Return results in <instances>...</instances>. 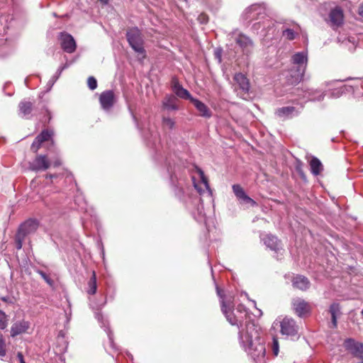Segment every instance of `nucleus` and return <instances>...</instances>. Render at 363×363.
<instances>
[{
	"mask_svg": "<svg viewBox=\"0 0 363 363\" xmlns=\"http://www.w3.org/2000/svg\"><path fill=\"white\" fill-rule=\"evenodd\" d=\"M217 294L220 298L221 311L227 320L232 325L242 327L245 322V328L239 332V339L241 346L249 355L256 362H262L264 359L266 350L264 342L262 338L261 328L250 321V316L247 310L242 304H239L235 311L232 310L233 307L232 297L225 298L223 291L216 287Z\"/></svg>",
	"mask_w": 363,
	"mask_h": 363,
	"instance_id": "1",
	"label": "nucleus"
},
{
	"mask_svg": "<svg viewBox=\"0 0 363 363\" xmlns=\"http://www.w3.org/2000/svg\"><path fill=\"white\" fill-rule=\"evenodd\" d=\"M126 37L130 47L138 53L141 55V59L146 57L145 50L143 47V40L141 33L138 28H133L127 31Z\"/></svg>",
	"mask_w": 363,
	"mask_h": 363,
	"instance_id": "2",
	"label": "nucleus"
},
{
	"mask_svg": "<svg viewBox=\"0 0 363 363\" xmlns=\"http://www.w3.org/2000/svg\"><path fill=\"white\" fill-rule=\"evenodd\" d=\"M265 15V7L262 4H253L248 7L242 14L247 23L262 18Z\"/></svg>",
	"mask_w": 363,
	"mask_h": 363,
	"instance_id": "3",
	"label": "nucleus"
},
{
	"mask_svg": "<svg viewBox=\"0 0 363 363\" xmlns=\"http://www.w3.org/2000/svg\"><path fill=\"white\" fill-rule=\"evenodd\" d=\"M280 332L283 335L294 337L298 334V326L291 318L285 317L283 318L280 322Z\"/></svg>",
	"mask_w": 363,
	"mask_h": 363,
	"instance_id": "4",
	"label": "nucleus"
},
{
	"mask_svg": "<svg viewBox=\"0 0 363 363\" xmlns=\"http://www.w3.org/2000/svg\"><path fill=\"white\" fill-rule=\"evenodd\" d=\"M59 40L62 49L67 53H73L76 50L77 45L74 38L69 33L62 32L59 35Z\"/></svg>",
	"mask_w": 363,
	"mask_h": 363,
	"instance_id": "5",
	"label": "nucleus"
},
{
	"mask_svg": "<svg viewBox=\"0 0 363 363\" xmlns=\"http://www.w3.org/2000/svg\"><path fill=\"white\" fill-rule=\"evenodd\" d=\"M235 41L241 48L245 55H249L252 52L254 43L248 36L239 33L235 37Z\"/></svg>",
	"mask_w": 363,
	"mask_h": 363,
	"instance_id": "6",
	"label": "nucleus"
},
{
	"mask_svg": "<svg viewBox=\"0 0 363 363\" xmlns=\"http://www.w3.org/2000/svg\"><path fill=\"white\" fill-rule=\"evenodd\" d=\"M344 347L352 355L363 359V345L353 339H347L344 342Z\"/></svg>",
	"mask_w": 363,
	"mask_h": 363,
	"instance_id": "7",
	"label": "nucleus"
},
{
	"mask_svg": "<svg viewBox=\"0 0 363 363\" xmlns=\"http://www.w3.org/2000/svg\"><path fill=\"white\" fill-rule=\"evenodd\" d=\"M305 72L303 68L293 67L286 72V78L289 84H296L301 82Z\"/></svg>",
	"mask_w": 363,
	"mask_h": 363,
	"instance_id": "8",
	"label": "nucleus"
},
{
	"mask_svg": "<svg viewBox=\"0 0 363 363\" xmlns=\"http://www.w3.org/2000/svg\"><path fill=\"white\" fill-rule=\"evenodd\" d=\"M53 132L50 130H43L34 140L31 145V150L37 152L43 143L52 139Z\"/></svg>",
	"mask_w": 363,
	"mask_h": 363,
	"instance_id": "9",
	"label": "nucleus"
},
{
	"mask_svg": "<svg viewBox=\"0 0 363 363\" xmlns=\"http://www.w3.org/2000/svg\"><path fill=\"white\" fill-rule=\"evenodd\" d=\"M292 304L295 313L299 317L306 315L311 311V306L309 303L301 298L294 299Z\"/></svg>",
	"mask_w": 363,
	"mask_h": 363,
	"instance_id": "10",
	"label": "nucleus"
},
{
	"mask_svg": "<svg viewBox=\"0 0 363 363\" xmlns=\"http://www.w3.org/2000/svg\"><path fill=\"white\" fill-rule=\"evenodd\" d=\"M38 222L36 220L28 219L19 226L17 233L26 237L27 235L35 232L38 228Z\"/></svg>",
	"mask_w": 363,
	"mask_h": 363,
	"instance_id": "11",
	"label": "nucleus"
},
{
	"mask_svg": "<svg viewBox=\"0 0 363 363\" xmlns=\"http://www.w3.org/2000/svg\"><path fill=\"white\" fill-rule=\"evenodd\" d=\"M197 172L199 176L200 182L199 183H196L195 181H194V186L195 189L198 191V192L201 194L205 191H208L210 194H211V190L210 189L208 179L205 176L203 172L201 169H197ZM193 180H194V178L193 177Z\"/></svg>",
	"mask_w": 363,
	"mask_h": 363,
	"instance_id": "12",
	"label": "nucleus"
},
{
	"mask_svg": "<svg viewBox=\"0 0 363 363\" xmlns=\"http://www.w3.org/2000/svg\"><path fill=\"white\" fill-rule=\"evenodd\" d=\"M99 101L104 109H110L115 103V96L113 91L111 90L103 91L100 94Z\"/></svg>",
	"mask_w": 363,
	"mask_h": 363,
	"instance_id": "13",
	"label": "nucleus"
},
{
	"mask_svg": "<svg viewBox=\"0 0 363 363\" xmlns=\"http://www.w3.org/2000/svg\"><path fill=\"white\" fill-rule=\"evenodd\" d=\"M51 165L46 155H38L30 164V168L35 171L46 170Z\"/></svg>",
	"mask_w": 363,
	"mask_h": 363,
	"instance_id": "14",
	"label": "nucleus"
},
{
	"mask_svg": "<svg viewBox=\"0 0 363 363\" xmlns=\"http://www.w3.org/2000/svg\"><path fill=\"white\" fill-rule=\"evenodd\" d=\"M30 325V322L21 320L15 322L11 328V336L14 337L18 335L27 332Z\"/></svg>",
	"mask_w": 363,
	"mask_h": 363,
	"instance_id": "15",
	"label": "nucleus"
},
{
	"mask_svg": "<svg viewBox=\"0 0 363 363\" xmlns=\"http://www.w3.org/2000/svg\"><path fill=\"white\" fill-rule=\"evenodd\" d=\"M301 112V110L297 109L294 106H285L279 108L276 110L275 114L281 118H290L294 116H298Z\"/></svg>",
	"mask_w": 363,
	"mask_h": 363,
	"instance_id": "16",
	"label": "nucleus"
},
{
	"mask_svg": "<svg viewBox=\"0 0 363 363\" xmlns=\"http://www.w3.org/2000/svg\"><path fill=\"white\" fill-rule=\"evenodd\" d=\"M330 23L333 27H339L343 22V12L341 8L335 7L329 14Z\"/></svg>",
	"mask_w": 363,
	"mask_h": 363,
	"instance_id": "17",
	"label": "nucleus"
},
{
	"mask_svg": "<svg viewBox=\"0 0 363 363\" xmlns=\"http://www.w3.org/2000/svg\"><path fill=\"white\" fill-rule=\"evenodd\" d=\"M172 89L175 94L179 98L189 99L191 101V99H194L193 97H191L189 91L183 88V86L179 83V82L176 79H174L172 80Z\"/></svg>",
	"mask_w": 363,
	"mask_h": 363,
	"instance_id": "18",
	"label": "nucleus"
},
{
	"mask_svg": "<svg viewBox=\"0 0 363 363\" xmlns=\"http://www.w3.org/2000/svg\"><path fill=\"white\" fill-rule=\"evenodd\" d=\"M292 63L294 66H296V68H303L304 72L306 69L307 65V55L304 52H300L294 54L292 56Z\"/></svg>",
	"mask_w": 363,
	"mask_h": 363,
	"instance_id": "19",
	"label": "nucleus"
},
{
	"mask_svg": "<svg viewBox=\"0 0 363 363\" xmlns=\"http://www.w3.org/2000/svg\"><path fill=\"white\" fill-rule=\"evenodd\" d=\"M233 191L238 199L242 200L245 203H250L252 206L256 205V202L245 194L240 185H233Z\"/></svg>",
	"mask_w": 363,
	"mask_h": 363,
	"instance_id": "20",
	"label": "nucleus"
},
{
	"mask_svg": "<svg viewBox=\"0 0 363 363\" xmlns=\"http://www.w3.org/2000/svg\"><path fill=\"white\" fill-rule=\"evenodd\" d=\"M263 241L264 245L273 251L279 252L280 250L282 249L280 241L276 236H274L272 235H267L263 238Z\"/></svg>",
	"mask_w": 363,
	"mask_h": 363,
	"instance_id": "21",
	"label": "nucleus"
},
{
	"mask_svg": "<svg viewBox=\"0 0 363 363\" xmlns=\"http://www.w3.org/2000/svg\"><path fill=\"white\" fill-rule=\"evenodd\" d=\"M234 80L238 85L239 88L244 92L247 93L249 91L250 84L248 79L245 74L242 73H237L234 76Z\"/></svg>",
	"mask_w": 363,
	"mask_h": 363,
	"instance_id": "22",
	"label": "nucleus"
},
{
	"mask_svg": "<svg viewBox=\"0 0 363 363\" xmlns=\"http://www.w3.org/2000/svg\"><path fill=\"white\" fill-rule=\"evenodd\" d=\"M293 285L294 287L305 291L309 288L310 281L303 276H296L293 279Z\"/></svg>",
	"mask_w": 363,
	"mask_h": 363,
	"instance_id": "23",
	"label": "nucleus"
},
{
	"mask_svg": "<svg viewBox=\"0 0 363 363\" xmlns=\"http://www.w3.org/2000/svg\"><path fill=\"white\" fill-rule=\"evenodd\" d=\"M191 102L194 104L196 109L199 111L200 115L201 116L206 118L211 117V111L203 102L194 98L191 99Z\"/></svg>",
	"mask_w": 363,
	"mask_h": 363,
	"instance_id": "24",
	"label": "nucleus"
},
{
	"mask_svg": "<svg viewBox=\"0 0 363 363\" xmlns=\"http://www.w3.org/2000/svg\"><path fill=\"white\" fill-rule=\"evenodd\" d=\"M18 108L20 114L23 117L28 118L33 111V104L30 101H23L19 104Z\"/></svg>",
	"mask_w": 363,
	"mask_h": 363,
	"instance_id": "25",
	"label": "nucleus"
},
{
	"mask_svg": "<svg viewBox=\"0 0 363 363\" xmlns=\"http://www.w3.org/2000/svg\"><path fill=\"white\" fill-rule=\"evenodd\" d=\"M176 98L172 95H167L162 101V106L164 109L168 111H175L178 109L176 104Z\"/></svg>",
	"mask_w": 363,
	"mask_h": 363,
	"instance_id": "26",
	"label": "nucleus"
},
{
	"mask_svg": "<svg viewBox=\"0 0 363 363\" xmlns=\"http://www.w3.org/2000/svg\"><path fill=\"white\" fill-rule=\"evenodd\" d=\"M311 171L313 174L317 176L323 171V165L317 157H312L310 161Z\"/></svg>",
	"mask_w": 363,
	"mask_h": 363,
	"instance_id": "27",
	"label": "nucleus"
},
{
	"mask_svg": "<svg viewBox=\"0 0 363 363\" xmlns=\"http://www.w3.org/2000/svg\"><path fill=\"white\" fill-rule=\"evenodd\" d=\"M96 276L94 271L92 272V275L88 282L87 293L91 295H94L96 292Z\"/></svg>",
	"mask_w": 363,
	"mask_h": 363,
	"instance_id": "28",
	"label": "nucleus"
},
{
	"mask_svg": "<svg viewBox=\"0 0 363 363\" xmlns=\"http://www.w3.org/2000/svg\"><path fill=\"white\" fill-rule=\"evenodd\" d=\"M340 306L337 303H333L330 306V313L332 316V323L333 325V327L337 326V315L340 314Z\"/></svg>",
	"mask_w": 363,
	"mask_h": 363,
	"instance_id": "29",
	"label": "nucleus"
},
{
	"mask_svg": "<svg viewBox=\"0 0 363 363\" xmlns=\"http://www.w3.org/2000/svg\"><path fill=\"white\" fill-rule=\"evenodd\" d=\"M162 126L164 128H168L169 130H172L175 127V121L174 119L169 118V117H162Z\"/></svg>",
	"mask_w": 363,
	"mask_h": 363,
	"instance_id": "30",
	"label": "nucleus"
},
{
	"mask_svg": "<svg viewBox=\"0 0 363 363\" xmlns=\"http://www.w3.org/2000/svg\"><path fill=\"white\" fill-rule=\"evenodd\" d=\"M282 35L284 37H285L286 39H288L289 40H292L295 39V38L296 36V34L294 31V30L290 29V28H286V29L284 30L282 32Z\"/></svg>",
	"mask_w": 363,
	"mask_h": 363,
	"instance_id": "31",
	"label": "nucleus"
},
{
	"mask_svg": "<svg viewBox=\"0 0 363 363\" xmlns=\"http://www.w3.org/2000/svg\"><path fill=\"white\" fill-rule=\"evenodd\" d=\"M37 272L40 277L45 280V281L50 286H53L54 281L44 272L42 270H38Z\"/></svg>",
	"mask_w": 363,
	"mask_h": 363,
	"instance_id": "32",
	"label": "nucleus"
},
{
	"mask_svg": "<svg viewBox=\"0 0 363 363\" xmlns=\"http://www.w3.org/2000/svg\"><path fill=\"white\" fill-rule=\"evenodd\" d=\"M7 326L6 315L4 312L0 310V329H4Z\"/></svg>",
	"mask_w": 363,
	"mask_h": 363,
	"instance_id": "33",
	"label": "nucleus"
},
{
	"mask_svg": "<svg viewBox=\"0 0 363 363\" xmlns=\"http://www.w3.org/2000/svg\"><path fill=\"white\" fill-rule=\"evenodd\" d=\"M87 85L91 90H94L97 87V81L94 77H89L87 79Z\"/></svg>",
	"mask_w": 363,
	"mask_h": 363,
	"instance_id": "34",
	"label": "nucleus"
},
{
	"mask_svg": "<svg viewBox=\"0 0 363 363\" xmlns=\"http://www.w3.org/2000/svg\"><path fill=\"white\" fill-rule=\"evenodd\" d=\"M24 238H25V236L17 233V234L16 235V242L17 249L19 250L22 247V242H23V240Z\"/></svg>",
	"mask_w": 363,
	"mask_h": 363,
	"instance_id": "35",
	"label": "nucleus"
},
{
	"mask_svg": "<svg viewBox=\"0 0 363 363\" xmlns=\"http://www.w3.org/2000/svg\"><path fill=\"white\" fill-rule=\"evenodd\" d=\"M279 342L277 337L273 338L272 342V351L275 356H277L279 354Z\"/></svg>",
	"mask_w": 363,
	"mask_h": 363,
	"instance_id": "36",
	"label": "nucleus"
},
{
	"mask_svg": "<svg viewBox=\"0 0 363 363\" xmlns=\"http://www.w3.org/2000/svg\"><path fill=\"white\" fill-rule=\"evenodd\" d=\"M6 355V345L5 342L1 336H0V357H4Z\"/></svg>",
	"mask_w": 363,
	"mask_h": 363,
	"instance_id": "37",
	"label": "nucleus"
},
{
	"mask_svg": "<svg viewBox=\"0 0 363 363\" xmlns=\"http://www.w3.org/2000/svg\"><path fill=\"white\" fill-rule=\"evenodd\" d=\"M43 110L45 114L46 115V118H45V120H42V122L44 123H50L52 118L51 112L48 110L47 107H44Z\"/></svg>",
	"mask_w": 363,
	"mask_h": 363,
	"instance_id": "38",
	"label": "nucleus"
},
{
	"mask_svg": "<svg viewBox=\"0 0 363 363\" xmlns=\"http://www.w3.org/2000/svg\"><path fill=\"white\" fill-rule=\"evenodd\" d=\"M198 19L202 23H206L208 22V17L206 14H201Z\"/></svg>",
	"mask_w": 363,
	"mask_h": 363,
	"instance_id": "39",
	"label": "nucleus"
},
{
	"mask_svg": "<svg viewBox=\"0 0 363 363\" xmlns=\"http://www.w3.org/2000/svg\"><path fill=\"white\" fill-rule=\"evenodd\" d=\"M17 357H18V359L20 361V363H26L24 359H23V356L22 354V353L18 352V354H17Z\"/></svg>",
	"mask_w": 363,
	"mask_h": 363,
	"instance_id": "40",
	"label": "nucleus"
},
{
	"mask_svg": "<svg viewBox=\"0 0 363 363\" xmlns=\"http://www.w3.org/2000/svg\"><path fill=\"white\" fill-rule=\"evenodd\" d=\"M359 14L363 16V3L359 7Z\"/></svg>",
	"mask_w": 363,
	"mask_h": 363,
	"instance_id": "41",
	"label": "nucleus"
},
{
	"mask_svg": "<svg viewBox=\"0 0 363 363\" xmlns=\"http://www.w3.org/2000/svg\"><path fill=\"white\" fill-rule=\"evenodd\" d=\"M341 94H342V91H340V90H337V93L335 94L334 92H333L331 94L333 96H334L335 97H339Z\"/></svg>",
	"mask_w": 363,
	"mask_h": 363,
	"instance_id": "42",
	"label": "nucleus"
},
{
	"mask_svg": "<svg viewBox=\"0 0 363 363\" xmlns=\"http://www.w3.org/2000/svg\"><path fill=\"white\" fill-rule=\"evenodd\" d=\"M60 164H61V162H60V161L58 159H57V160H56L53 162V165H54L55 167H58V166H60Z\"/></svg>",
	"mask_w": 363,
	"mask_h": 363,
	"instance_id": "43",
	"label": "nucleus"
},
{
	"mask_svg": "<svg viewBox=\"0 0 363 363\" xmlns=\"http://www.w3.org/2000/svg\"><path fill=\"white\" fill-rule=\"evenodd\" d=\"M47 178L52 179L55 177V175L54 174H49L46 176Z\"/></svg>",
	"mask_w": 363,
	"mask_h": 363,
	"instance_id": "44",
	"label": "nucleus"
},
{
	"mask_svg": "<svg viewBox=\"0 0 363 363\" xmlns=\"http://www.w3.org/2000/svg\"><path fill=\"white\" fill-rule=\"evenodd\" d=\"M108 337H109V340H110L111 342H112V336H111V333H110V332H108Z\"/></svg>",
	"mask_w": 363,
	"mask_h": 363,
	"instance_id": "45",
	"label": "nucleus"
},
{
	"mask_svg": "<svg viewBox=\"0 0 363 363\" xmlns=\"http://www.w3.org/2000/svg\"><path fill=\"white\" fill-rule=\"evenodd\" d=\"M258 312H259V315H262V311L258 309Z\"/></svg>",
	"mask_w": 363,
	"mask_h": 363,
	"instance_id": "46",
	"label": "nucleus"
}]
</instances>
